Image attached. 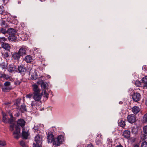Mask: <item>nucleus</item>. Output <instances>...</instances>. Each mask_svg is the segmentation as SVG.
Masks as SVG:
<instances>
[{
  "instance_id": "f257e3e1",
  "label": "nucleus",
  "mask_w": 147,
  "mask_h": 147,
  "mask_svg": "<svg viewBox=\"0 0 147 147\" xmlns=\"http://www.w3.org/2000/svg\"><path fill=\"white\" fill-rule=\"evenodd\" d=\"M63 141V136L62 135L59 136L57 138H55L53 141V144L55 146H59Z\"/></svg>"
},
{
  "instance_id": "f03ea898",
  "label": "nucleus",
  "mask_w": 147,
  "mask_h": 147,
  "mask_svg": "<svg viewBox=\"0 0 147 147\" xmlns=\"http://www.w3.org/2000/svg\"><path fill=\"white\" fill-rule=\"evenodd\" d=\"M7 113L10 117V118L8 119V121L10 123L12 124L16 120V117H13V111L9 110L8 111Z\"/></svg>"
},
{
  "instance_id": "7ed1b4c3",
  "label": "nucleus",
  "mask_w": 147,
  "mask_h": 147,
  "mask_svg": "<svg viewBox=\"0 0 147 147\" xmlns=\"http://www.w3.org/2000/svg\"><path fill=\"white\" fill-rule=\"evenodd\" d=\"M28 48L25 46H22L19 49L18 53L20 54V55L23 57L27 54V51H28Z\"/></svg>"
},
{
  "instance_id": "20e7f679",
  "label": "nucleus",
  "mask_w": 147,
  "mask_h": 147,
  "mask_svg": "<svg viewBox=\"0 0 147 147\" xmlns=\"http://www.w3.org/2000/svg\"><path fill=\"white\" fill-rule=\"evenodd\" d=\"M18 70L19 73L22 75H24L27 69L26 67H25L24 65L22 64L18 66Z\"/></svg>"
},
{
  "instance_id": "39448f33",
  "label": "nucleus",
  "mask_w": 147,
  "mask_h": 147,
  "mask_svg": "<svg viewBox=\"0 0 147 147\" xmlns=\"http://www.w3.org/2000/svg\"><path fill=\"white\" fill-rule=\"evenodd\" d=\"M15 128V130L13 132V135H14V137L15 138L18 139L20 137V129L17 126H16Z\"/></svg>"
},
{
  "instance_id": "423d86ee",
  "label": "nucleus",
  "mask_w": 147,
  "mask_h": 147,
  "mask_svg": "<svg viewBox=\"0 0 147 147\" xmlns=\"http://www.w3.org/2000/svg\"><path fill=\"white\" fill-rule=\"evenodd\" d=\"M127 120L129 123H133L136 121V118L134 114H131L128 115Z\"/></svg>"
},
{
  "instance_id": "0eeeda50",
  "label": "nucleus",
  "mask_w": 147,
  "mask_h": 147,
  "mask_svg": "<svg viewBox=\"0 0 147 147\" xmlns=\"http://www.w3.org/2000/svg\"><path fill=\"white\" fill-rule=\"evenodd\" d=\"M132 96L134 101L138 102L140 100L141 95L139 93L136 92L134 93Z\"/></svg>"
},
{
  "instance_id": "6e6552de",
  "label": "nucleus",
  "mask_w": 147,
  "mask_h": 147,
  "mask_svg": "<svg viewBox=\"0 0 147 147\" xmlns=\"http://www.w3.org/2000/svg\"><path fill=\"white\" fill-rule=\"evenodd\" d=\"M33 98L35 101L41 102L40 100L42 98V94L41 93L33 94Z\"/></svg>"
},
{
  "instance_id": "1a4fd4ad",
  "label": "nucleus",
  "mask_w": 147,
  "mask_h": 147,
  "mask_svg": "<svg viewBox=\"0 0 147 147\" xmlns=\"http://www.w3.org/2000/svg\"><path fill=\"white\" fill-rule=\"evenodd\" d=\"M40 139L39 136H36L35 137V141L36 144L34 143L33 144V147H40L39 146V143L40 142Z\"/></svg>"
},
{
  "instance_id": "9d476101",
  "label": "nucleus",
  "mask_w": 147,
  "mask_h": 147,
  "mask_svg": "<svg viewBox=\"0 0 147 147\" xmlns=\"http://www.w3.org/2000/svg\"><path fill=\"white\" fill-rule=\"evenodd\" d=\"M33 94H35L40 93V90L38 86L36 84H33L32 85Z\"/></svg>"
},
{
  "instance_id": "9b49d317",
  "label": "nucleus",
  "mask_w": 147,
  "mask_h": 147,
  "mask_svg": "<svg viewBox=\"0 0 147 147\" xmlns=\"http://www.w3.org/2000/svg\"><path fill=\"white\" fill-rule=\"evenodd\" d=\"M101 134H97V137L95 139V142L96 144L98 145L102 143L101 141L102 140V138H101Z\"/></svg>"
},
{
  "instance_id": "f8f14e48",
  "label": "nucleus",
  "mask_w": 147,
  "mask_h": 147,
  "mask_svg": "<svg viewBox=\"0 0 147 147\" xmlns=\"http://www.w3.org/2000/svg\"><path fill=\"white\" fill-rule=\"evenodd\" d=\"M20 54L18 52H14L12 54V56L13 58L15 60H18L20 59L21 55H20Z\"/></svg>"
},
{
  "instance_id": "ddd939ff",
  "label": "nucleus",
  "mask_w": 147,
  "mask_h": 147,
  "mask_svg": "<svg viewBox=\"0 0 147 147\" xmlns=\"http://www.w3.org/2000/svg\"><path fill=\"white\" fill-rule=\"evenodd\" d=\"M25 121L23 119H18L17 121V125L18 126H20L22 127L25 126Z\"/></svg>"
},
{
  "instance_id": "4468645a",
  "label": "nucleus",
  "mask_w": 147,
  "mask_h": 147,
  "mask_svg": "<svg viewBox=\"0 0 147 147\" xmlns=\"http://www.w3.org/2000/svg\"><path fill=\"white\" fill-rule=\"evenodd\" d=\"M1 47L7 51H9L11 48L9 44L6 43H2L1 44Z\"/></svg>"
},
{
  "instance_id": "2eb2a0df",
  "label": "nucleus",
  "mask_w": 147,
  "mask_h": 147,
  "mask_svg": "<svg viewBox=\"0 0 147 147\" xmlns=\"http://www.w3.org/2000/svg\"><path fill=\"white\" fill-rule=\"evenodd\" d=\"M118 122L119 126L123 128L125 127L126 125L125 120L124 119L123 120V119H119L118 120Z\"/></svg>"
},
{
  "instance_id": "dca6fc26",
  "label": "nucleus",
  "mask_w": 147,
  "mask_h": 147,
  "mask_svg": "<svg viewBox=\"0 0 147 147\" xmlns=\"http://www.w3.org/2000/svg\"><path fill=\"white\" fill-rule=\"evenodd\" d=\"M33 59L32 57L30 55H27L24 58V60L27 63H30L32 61Z\"/></svg>"
},
{
  "instance_id": "f3484780",
  "label": "nucleus",
  "mask_w": 147,
  "mask_h": 147,
  "mask_svg": "<svg viewBox=\"0 0 147 147\" xmlns=\"http://www.w3.org/2000/svg\"><path fill=\"white\" fill-rule=\"evenodd\" d=\"M54 136L52 134H49L47 136L48 141L49 143H51L53 141L54 139Z\"/></svg>"
},
{
  "instance_id": "a211bd4d",
  "label": "nucleus",
  "mask_w": 147,
  "mask_h": 147,
  "mask_svg": "<svg viewBox=\"0 0 147 147\" xmlns=\"http://www.w3.org/2000/svg\"><path fill=\"white\" fill-rule=\"evenodd\" d=\"M39 77L38 76V75L36 72L35 71L33 73L31 76V78L32 80H36V79H38Z\"/></svg>"
},
{
  "instance_id": "6ab92c4d",
  "label": "nucleus",
  "mask_w": 147,
  "mask_h": 147,
  "mask_svg": "<svg viewBox=\"0 0 147 147\" xmlns=\"http://www.w3.org/2000/svg\"><path fill=\"white\" fill-rule=\"evenodd\" d=\"M132 112L135 114H137L140 111L139 107L137 106H134L132 109Z\"/></svg>"
},
{
  "instance_id": "aec40b11",
  "label": "nucleus",
  "mask_w": 147,
  "mask_h": 147,
  "mask_svg": "<svg viewBox=\"0 0 147 147\" xmlns=\"http://www.w3.org/2000/svg\"><path fill=\"white\" fill-rule=\"evenodd\" d=\"M130 131L127 130H125L123 133V135L125 138H129L130 136Z\"/></svg>"
},
{
  "instance_id": "412c9836",
  "label": "nucleus",
  "mask_w": 147,
  "mask_h": 147,
  "mask_svg": "<svg viewBox=\"0 0 147 147\" xmlns=\"http://www.w3.org/2000/svg\"><path fill=\"white\" fill-rule=\"evenodd\" d=\"M3 118L2 122L4 123H6L7 122V121H8L9 118L7 117L6 114L5 113H2Z\"/></svg>"
},
{
  "instance_id": "4be33fe9",
  "label": "nucleus",
  "mask_w": 147,
  "mask_h": 147,
  "mask_svg": "<svg viewBox=\"0 0 147 147\" xmlns=\"http://www.w3.org/2000/svg\"><path fill=\"white\" fill-rule=\"evenodd\" d=\"M29 135V134L28 131H26L24 130V129L22 130V135L23 139H27Z\"/></svg>"
},
{
  "instance_id": "5701e85b",
  "label": "nucleus",
  "mask_w": 147,
  "mask_h": 147,
  "mask_svg": "<svg viewBox=\"0 0 147 147\" xmlns=\"http://www.w3.org/2000/svg\"><path fill=\"white\" fill-rule=\"evenodd\" d=\"M47 83L45 82L42 81L40 83V86L43 90H45L47 89Z\"/></svg>"
},
{
  "instance_id": "b1692460",
  "label": "nucleus",
  "mask_w": 147,
  "mask_h": 147,
  "mask_svg": "<svg viewBox=\"0 0 147 147\" xmlns=\"http://www.w3.org/2000/svg\"><path fill=\"white\" fill-rule=\"evenodd\" d=\"M20 109L21 111V112L22 113H23L25 112H27V111L26 106L24 104H23L21 105Z\"/></svg>"
},
{
  "instance_id": "393cba45",
  "label": "nucleus",
  "mask_w": 147,
  "mask_h": 147,
  "mask_svg": "<svg viewBox=\"0 0 147 147\" xmlns=\"http://www.w3.org/2000/svg\"><path fill=\"white\" fill-rule=\"evenodd\" d=\"M9 39L11 41H14L16 39V37L15 36V34H11L9 35Z\"/></svg>"
},
{
  "instance_id": "a878e982",
  "label": "nucleus",
  "mask_w": 147,
  "mask_h": 147,
  "mask_svg": "<svg viewBox=\"0 0 147 147\" xmlns=\"http://www.w3.org/2000/svg\"><path fill=\"white\" fill-rule=\"evenodd\" d=\"M16 33V31L13 28H10L7 30V33L10 35L11 34H15Z\"/></svg>"
},
{
  "instance_id": "bb28decb",
  "label": "nucleus",
  "mask_w": 147,
  "mask_h": 147,
  "mask_svg": "<svg viewBox=\"0 0 147 147\" xmlns=\"http://www.w3.org/2000/svg\"><path fill=\"white\" fill-rule=\"evenodd\" d=\"M131 132L133 134H136L138 132V129L137 128L133 127L131 129Z\"/></svg>"
},
{
  "instance_id": "cd10ccee",
  "label": "nucleus",
  "mask_w": 147,
  "mask_h": 147,
  "mask_svg": "<svg viewBox=\"0 0 147 147\" xmlns=\"http://www.w3.org/2000/svg\"><path fill=\"white\" fill-rule=\"evenodd\" d=\"M43 93V95L44 96V97H45L47 98H48L49 97V94L46 92L45 90H43L42 91V93H41L42 94V95Z\"/></svg>"
},
{
  "instance_id": "c85d7f7f",
  "label": "nucleus",
  "mask_w": 147,
  "mask_h": 147,
  "mask_svg": "<svg viewBox=\"0 0 147 147\" xmlns=\"http://www.w3.org/2000/svg\"><path fill=\"white\" fill-rule=\"evenodd\" d=\"M10 52V51L9 50V51H7L6 52L3 53V55L5 58H7L9 57V54Z\"/></svg>"
},
{
  "instance_id": "c756f323",
  "label": "nucleus",
  "mask_w": 147,
  "mask_h": 147,
  "mask_svg": "<svg viewBox=\"0 0 147 147\" xmlns=\"http://www.w3.org/2000/svg\"><path fill=\"white\" fill-rule=\"evenodd\" d=\"M11 88L5 87L2 88V89L4 91V92H6L8 90H11Z\"/></svg>"
},
{
  "instance_id": "7c9ffc66",
  "label": "nucleus",
  "mask_w": 147,
  "mask_h": 147,
  "mask_svg": "<svg viewBox=\"0 0 147 147\" xmlns=\"http://www.w3.org/2000/svg\"><path fill=\"white\" fill-rule=\"evenodd\" d=\"M20 100L19 99H17L16 101L15 105L16 106V107H18V108L20 107L19 104H20Z\"/></svg>"
},
{
  "instance_id": "2f4dec72",
  "label": "nucleus",
  "mask_w": 147,
  "mask_h": 147,
  "mask_svg": "<svg viewBox=\"0 0 147 147\" xmlns=\"http://www.w3.org/2000/svg\"><path fill=\"white\" fill-rule=\"evenodd\" d=\"M0 32L3 34L7 33V30L3 28H0Z\"/></svg>"
},
{
  "instance_id": "473e14b6",
  "label": "nucleus",
  "mask_w": 147,
  "mask_h": 147,
  "mask_svg": "<svg viewBox=\"0 0 147 147\" xmlns=\"http://www.w3.org/2000/svg\"><path fill=\"white\" fill-rule=\"evenodd\" d=\"M143 121L144 122L147 123V113L143 116Z\"/></svg>"
},
{
  "instance_id": "72a5a7b5",
  "label": "nucleus",
  "mask_w": 147,
  "mask_h": 147,
  "mask_svg": "<svg viewBox=\"0 0 147 147\" xmlns=\"http://www.w3.org/2000/svg\"><path fill=\"white\" fill-rule=\"evenodd\" d=\"M4 12V7L2 6H0V14L3 15Z\"/></svg>"
},
{
  "instance_id": "f704fd0d",
  "label": "nucleus",
  "mask_w": 147,
  "mask_h": 147,
  "mask_svg": "<svg viewBox=\"0 0 147 147\" xmlns=\"http://www.w3.org/2000/svg\"><path fill=\"white\" fill-rule=\"evenodd\" d=\"M142 82L143 83L147 84V76H145L142 79Z\"/></svg>"
},
{
  "instance_id": "c9c22d12",
  "label": "nucleus",
  "mask_w": 147,
  "mask_h": 147,
  "mask_svg": "<svg viewBox=\"0 0 147 147\" xmlns=\"http://www.w3.org/2000/svg\"><path fill=\"white\" fill-rule=\"evenodd\" d=\"M16 69V66L10 67L9 69V71L10 72H12Z\"/></svg>"
},
{
  "instance_id": "e433bc0d",
  "label": "nucleus",
  "mask_w": 147,
  "mask_h": 147,
  "mask_svg": "<svg viewBox=\"0 0 147 147\" xmlns=\"http://www.w3.org/2000/svg\"><path fill=\"white\" fill-rule=\"evenodd\" d=\"M20 144L22 147H27L25 142L23 140L20 141Z\"/></svg>"
},
{
  "instance_id": "4c0bfd02",
  "label": "nucleus",
  "mask_w": 147,
  "mask_h": 147,
  "mask_svg": "<svg viewBox=\"0 0 147 147\" xmlns=\"http://www.w3.org/2000/svg\"><path fill=\"white\" fill-rule=\"evenodd\" d=\"M6 40V39L4 37H0V42L1 44L2 43H4L3 41H5Z\"/></svg>"
},
{
  "instance_id": "58836bf2",
  "label": "nucleus",
  "mask_w": 147,
  "mask_h": 147,
  "mask_svg": "<svg viewBox=\"0 0 147 147\" xmlns=\"http://www.w3.org/2000/svg\"><path fill=\"white\" fill-rule=\"evenodd\" d=\"M6 144V142L4 141H0V146H4Z\"/></svg>"
},
{
  "instance_id": "ea45409f",
  "label": "nucleus",
  "mask_w": 147,
  "mask_h": 147,
  "mask_svg": "<svg viewBox=\"0 0 147 147\" xmlns=\"http://www.w3.org/2000/svg\"><path fill=\"white\" fill-rule=\"evenodd\" d=\"M147 146V142L146 141L143 142L141 144V147H146Z\"/></svg>"
},
{
  "instance_id": "a19ab883",
  "label": "nucleus",
  "mask_w": 147,
  "mask_h": 147,
  "mask_svg": "<svg viewBox=\"0 0 147 147\" xmlns=\"http://www.w3.org/2000/svg\"><path fill=\"white\" fill-rule=\"evenodd\" d=\"M143 131L144 133H147V125L145 126L144 127Z\"/></svg>"
},
{
  "instance_id": "79ce46f5",
  "label": "nucleus",
  "mask_w": 147,
  "mask_h": 147,
  "mask_svg": "<svg viewBox=\"0 0 147 147\" xmlns=\"http://www.w3.org/2000/svg\"><path fill=\"white\" fill-rule=\"evenodd\" d=\"M10 82L8 81L5 82L4 84V85L5 86H9L10 85Z\"/></svg>"
},
{
  "instance_id": "37998d69",
  "label": "nucleus",
  "mask_w": 147,
  "mask_h": 147,
  "mask_svg": "<svg viewBox=\"0 0 147 147\" xmlns=\"http://www.w3.org/2000/svg\"><path fill=\"white\" fill-rule=\"evenodd\" d=\"M40 127L39 126H34V129L36 131H38Z\"/></svg>"
},
{
  "instance_id": "c03bdc74",
  "label": "nucleus",
  "mask_w": 147,
  "mask_h": 147,
  "mask_svg": "<svg viewBox=\"0 0 147 147\" xmlns=\"http://www.w3.org/2000/svg\"><path fill=\"white\" fill-rule=\"evenodd\" d=\"M36 101H32V102L31 104V107H32V108H33V107L34 106H35V105L36 104Z\"/></svg>"
},
{
  "instance_id": "a18cd8bd",
  "label": "nucleus",
  "mask_w": 147,
  "mask_h": 147,
  "mask_svg": "<svg viewBox=\"0 0 147 147\" xmlns=\"http://www.w3.org/2000/svg\"><path fill=\"white\" fill-rule=\"evenodd\" d=\"M33 96V94H27L26 97V98H31Z\"/></svg>"
},
{
  "instance_id": "49530a36",
  "label": "nucleus",
  "mask_w": 147,
  "mask_h": 147,
  "mask_svg": "<svg viewBox=\"0 0 147 147\" xmlns=\"http://www.w3.org/2000/svg\"><path fill=\"white\" fill-rule=\"evenodd\" d=\"M86 147H94L93 144L90 143L89 144H87Z\"/></svg>"
},
{
  "instance_id": "de8ad7c7",
  "label": "nucleus",
  "mask_w": 147,
  "mask_h": 147,
  "mask_svg": "<svg viewBox=\"0 0 147 147\" xmlns=\"http://www.w3.org/2000/svg\"><path fill=\"white\" fill-rule=\"evenodd\" d=\"M11 103L10 102H4V104L5 105L9 106Z\"/></svg>"
},
{
  "instance_id": "09e8293b",
  "label": "nucleus",
  "mask_w": 147,
  "mask_h": 147,
  "mask_svg": "<svg viewBox=\"0 0 147 147\" xmlns=\"http://www.w3.org/2000/svg\"><path fill=\"white\" fill-rule=\"evenodd\" d=\"M136 86H140L141 85V82L139 81H136Z\"/></svg>"
},
{
  "instance_id": "8fccbe9b",
  "label": "nucleus",
  "mask_w": 147,
  "mask_h": 147,
  "mask_svg": "<svg viewBox=\"0 0 147 147\" xmlns=\"http://www.w3.org/2000/svg\"><path fill=\"white\" fill-rule=\"evenodd\" d=\"M142 136L143 137V139L144 140L147 138V133L144 134Z\"/></svg>"
},
{
  "instance_id": "3c124183",
  "label": "nucleus",
  "mask_w": 147,
  "mask_h": 147,
  "mask_svg": "<svg viewBox=\"0 0 147 147\" xmlns=\"http://www.w3.org/2000/svg\"><path fill=\"white\" fill-rule=\"evenodd\" d=\"M20 84V82H19V81H17L16 82H15V84L16 85H19Z\"/></svg>"
},
{
  "instance_id": "603ef678",
  "label": "nucleus",
  "mask_w": 147,
  "mask_h": 147,
  "mask_svg": "<svg viewBox=\"0 0 147 147\" xmlns=\"http://www.w3.org/2000/svg\"><path fill=\"white\" fill-rule=\"evenodd\" d=\"M12 124L11 125H10V127L9 128H14V124L13 123L11 124Z\"/></svg>"
},
{
  "instance_id": "864d4df0",
  "label": "nucleus",
  "mask_w": 147,
  "mask_h": 147,
  "mask_svg": "<svg viewBox=\"0 0 147 147\" xmlns=\"http://www.w3.org/2000/svg\"><path fill=\"white\" fill-rule=\"evenodd\" d=\"M14 116L18 117L19 116V113H17L14 115Z\"/></svg>"
},
{
  "instance_id": "5fc2aeb1",
  "label": "nucleus",
  "mask_w": 147,
  "mask_h": 147,
  "mask_svg": "<svg viewBox=\"0 0 147 147\" xmlns=\"http://www.w3.org/2000/svg\"><path fill=\"white\" fill-rule=\"evenodd\" d=\"M115 147H123L121 144L117 145Z\"/></svg>"
},
{
  "instance_id": "6e6d98bb",
  "label": "nucleus",
  "mask_w": 147,
  "mask_h": 147,
  "mask_svg": "<svg viewBox=\"0 0 147 147\" xmlns=\"http://www.w3.org/2000/svg\"><path fill=\"white\" fill-rule=\"evenodd\" d=\"M134 147H139V146L138 144H136L134 146Z\"/></svg>"
},
{
  "instance_id": "4d7b16f0",
  "label": "nucleus",
  "mask_w": 147,
  "mask_h": 147,
  "mask_svg": "<svg viewBox=\"0 0 147 147\" xmlns=\"http://www.w3.org/2000/svg\"><path fill=\"white\" fill-rule=\"evenodd\" d=\"M10 130L12 131L14 130V128H9Z\"/></svg>"
},
{
  "instance_id": "13d9d810",
  "label": "nucleus",
  "mask_w": 147,
  "mask_h": 147,
  "mask_svg": "<svg viewBox=\"0 0 147 147\" xmlns=\"http://www.w3.org/2000/svg\"><path fill=\"white\" fill-rule=\"evenodd\" d=\"M123 102L122 101H120L119 102V104L120 105H122L123 104Z\"/></svg>"
},
{
  "instance_id": "bf43d9fd",
  "label": "nucleus",
  "mask_w": 147,
  "mask_h": 147,
  "mask_svg": "<svg viewBox=\"0 0 147 147\" xmlns=\"http://www.w3.org/2000/svg\"><path fill=\"white\" fill-rule=\"evenodd\" d=\"M1 65H2V66H3V67H5V65H4V63H2Z\"/></svg>"
},
{
  "instance_id": "052dcab7",
  "label": "nucleus",
  "mask_w": 147,
  "mask_h": 147,
  "mask_svg": "<svg viewBox=\"0 0 147 147\" xmlns=\"http://www.w3.org/2000/svg\"><path fill=\"white\" fill-rule=\"evenodd\" d=\"M132 142H135V139H133L132 140Z\"/></svg>"
},
{
  "instance_id": "680f3d73",
  "label": "nucleus",
  "mask_w": 147,
  "mask_h": 147,
  "mask_svg": "<svg viewBox=\"0 0 147 147\" xmlns=\"http://www.w3.org/2000/svg\"><path fill=\"white\" fill-rule=\"evenodd\" d=\"M1 1H2L3 3H4L5 0H1Z\"/></svg>"
},
{
  "instance_id": "e2e57ef3",
  "label": "nucleus",
  "mask_w": 147,
  "mask_h": 147,
  "mask_svg": "<svg viewBox=\"0 0 147 147\" xmlns=\"http://www.w3.org/2000/svg\"><path fill=\"white\" fill-rule=\"evenodd\" d=\"M21 3V2L20 1H18V3L19 4H20Z\"/></svg>"
},
{
  "instance_id": "0e129e2a",
  "label": "nucleus",
  "mask_w": 147,
  "mask_h": 147,
  "mask_svg": "<svg viewBox=\"0 0 147 147\" xmlns=\"http://www.w3.org/2000/svg\"><path fill=\"white\" fill-rule=\"evenodd\" d=\"M144 86L146 87V88L147 89V84H146L144 85Z\"/></svg>"
},
{
  "instance_id": "69168bd1",
  "label": "nucleus",
  "mask_w": 147,
  "mask_h": 147,
  "mask_svg": "<svg viewBox=\"0 0 147 147\" xmlns=\"http://www.w3.org/2000/svg\"><path fill=\"white\" fill-rule=\"evenodd\" d=\"M18 107L17 108V109H19V110H20V107H19V108H18V107Z\"/></svg>"
},
{
  "instance_id": "338daca9",
  "label": "nucleus",
  "mask_w": 147,
  "mask_h": 147,
  "mask_svg": "<svg viewBox=\"0 0 147 147\" xmlns=\"http://www.w3.org/2000/svg\"><path fill=\"white\" fill-rule=\"evenodd\" d=\"M35 51H36V52H38V50L37 49H36V50H35Z\"/></svg>"
},
{
  "instance_id": "774afa93",
  "label": "nucleus",
  "mask_w": 147,
  "mask_h": 147,
  "mask_svg": "<svg viewBox=\"0 0 147 147\" xmlns=\"http://www.w3.org/2000/svg\"><path fill=\"white\" fill-rule=\"evenodd\" d=\"M146 105L147 106V99L146 100Z\"/></svg>"
}]
</instances>
